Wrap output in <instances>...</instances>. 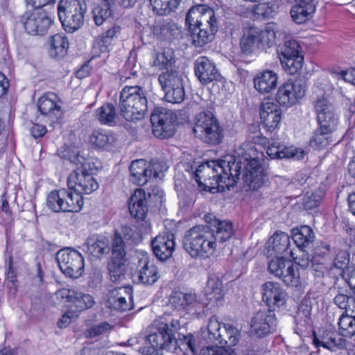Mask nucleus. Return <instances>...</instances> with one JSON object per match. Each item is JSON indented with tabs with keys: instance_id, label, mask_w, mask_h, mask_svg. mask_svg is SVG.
Segmentation results:
<instances>
[{
	"instance_id": "1",
	"label": "nucleus",
	"mask_w": 355,
	"mask_h": 355,
	"mask_svg": "<svg viewBox=\"0 0 355 355\" xmlns=\"http://www.w3.org/2000/svg\"><path fill=\"white\" fill-rule=\"evenodd\" d=\"M241 173L242 179L250 189H258L265 182L262 164L256 158L246 156L232 162L220 159L202 164L196 169L194 178L200 187H205V191L207 187L212 193L214 189L223 192L235 185Z\"/></svg>"
},
{
	"instance_id": "2",
	"label": "nucleus",
	"mask_w": 355,
	"mask_h": 355,
	"mask_svg": "<svg viewBox=\"0 0 355 355\" xmlns=\"http://www.w3.org/2000/svg\"><path fill=\"white\" fill-rule=\"evenodd\" d=\"M181 329L180 320L155 321L149 327V334L145 337V346L139 348L142 355H155L159 349H188L194 355L198 352L195 337L191 334L184 335L178 331Z\"/></svg>"
},
{
	"instance_id": "3",
	"label": "nucleus",
	"mask_w": 355,
	"mask_h": 355,
	"mask_svg": "<svg viewBox=\"0 0 355 355\" xmlns=\"http://www.w3.org/2000/svg\"><path fill=\"white\" fill-rule=\"evenodd\" d=\"M185 24L192 44L197 47L211 42L218 31L215 12L205 4L192 6L187 13Z\"/></svg>"
},
{
	"instance_id": "4",
	"label": "nucleus",
	"mask_w": 355,
	"mask_h": 355,
	"mask_svg": "<svg viewBox=\"0 0 355 355\" xmlns=\"http://www.w3.org/2000/svg\"><path fill=\"white\" fill-rule=\"evenodd\" d=\"M118 108L126 121L141 120L148 110L147 91L139 85L125 86L120 92Z\"/></svg>"
},
{
	"instance_id": "5",
	"label": "nucleus",
	"mask_w": 355,
	"mask_h": 355,
	"mask_svg": "<svg viewBox=\"0 0 355 355\" xmlns=\"http://www.w3.org/2000/svg\"><path fill=\"white\" fill-rule=\"evenodd\" d=\"M275 24H269L264 30L254 26L243 27L239 40L241 52L250 55L275 44Z\"/></svg>"
},
{
	"instance_id": "6",
	"label": "nucleus",
	"mask_w": 355,
	"mask_h": 355,
	"mask_svg": "<svg viewBox=\"0 0 355 355\" xmlns=\"http://www.w3.org/2000/svg\"><path fill=\"white\" fill-rule=\"evenodd\" d=\"M183 247L192 258H204L216 248L213 234L205 225H196L185 232Z\"/></svg>"
},
{
	"instance_id": "7",
	"label": "nucleus",
	"mask_w": 355,
	"mask_h": 355,
	"mask_svg": "<svg viewBox=\"0 0 355 355\" xmlns=\"http://www.w3.org/2000/svg\"><path fill=\"white\" fill-rule=\"evenodd\" d=\"M193 132L196 137L209 146L221 144L225 136L224 127L210 110L196 114Z\"/></svg>"
},
{
	"instance_id": "8",
	"label": "nucleus",
	"mask_w": 355,
	"mask_h": 355,
	"mask_svg": "<svg viewBox=\"0 0 355 355\" xmlns=\"http://www.w3.org/2000/svg\"><path fill=\"white\" fill-rule=\"evenodd\" d=\"M67 191L65 189L51 191L46 198V206L53 211L59 212H77L83 206V194L85 192H78L76 189Z\"/></svg>"
},
{
	"instance_id": "9",
	"label": "nucleus",
	"mask_w": 355,
	"mask_h": 355,
	"mask_svg": "<svg viewBox=\"0 0 355 355\" xmlns=\"http://www.w3.org/2000/svg\"><path fill=\"white\" fill-rule=\"evenodd\" d=\"M60 156L75 164H80L73 173H71L67 181L69 189H76L78 192H85L87 190L88 182L87 177L89 175V164L87 159L79 154L78 151L65 150L60 152Z\"/></svg>"
},
{
	"instance_id": "10",
	"label": "nucleus",
	"mask_w": 355,
	"mask_h": 355,
	"mask_svg": "<svg viewBox=\"0 0 355 355\" xmlns=\"http://www.w3.org/2000/svg\"><path fill=\"white\" fill-rule=\"evenodd\" d=\"M277 51L282 68L286 73L293 75L302 69L304 58L297 41L287 40L279 44Z\"/></svg>"
},
{
	"instance_id": "11",
	"label": "nucleus",
	"mask_w": 355,
	"mask_h": 355,
	"mask_svg": "<svg viewBox=\"0 0 355 355\" xmlns=\"http://www.w3.org/2000/svg\"><path fill=\"white\" fill-rule=\"evenodd\" d=\"M306 89V79L304 76L293 80L290 79L278 88L275 96L276 101L286 107L295 105L304 97Z\"/></svg>"
},
{
	"instance_id": "12",
	"label": "nucleus",
	"mask_w": 355,
	"mask_h": 355,
	"mask_svg": "<svg viewBox=\"0 0 355 355\" xmlns=\"http://www.w3.org/2000/svg\"><path fill=\"white\" fill-rule=\"evenodd\" d=\"M153 135L160 139H168L175 132L177 117L166 108L156 107L150 116Z\"/></svg>"
},
{
	"instance_id": "13",
	"label": "nucleus",
	"mask_w": 355,
	"mask_h": 355,
	"mask_svg": "<svg viewBox=\"0 0 355 355\" xmlns=\"http://www.w3.org/2000/svg\"><path fill=\"white\" fill-rule=\"evenodd\" d=\"M60 270L66 276L78 278L84 270V258L78 251L65 248L60 250L55 256Z\"/></svg>"
},
{
	"instance_id": "14",
	"label": "nucleus",
	"mask_w": 355,
	"mask_h": 355,
	"mask_svg": "<svg viewBox=\"0 0 355 355\" xmlns=\"http://www.w3.org/2000/svg\"><path fill=\"white\" fill-rule=\"evenodd\" d=\"M164 193L158 187L148 192V198L144 190L137 189L128 200V208L130 215L137 219L144 220L148 211V199L153 198H161Z\"/></svg>"
},
{
	"instance_id": "15",
	"label": "nucleus",
	"mask_w": 355,
	"mask_h": 355,
	"mask_svg": "<svg viewBox=\"0 0 355 355\" xmlns=\"http://www.w3.org/2000/svg\"><path fill=\"white\" fill-rule=\"evenodd\" d=\"M277 325L274 311L263 308L256 312L251 319L250 332L253 336L263 338L275 330Z\"/></svg>"
},
{
	"instance_id": "16",
	"label": "nucleus",
	"mask_w": 355,
	"mask_h": 355,
	"mask_svg": "<svg viewBox=\"0 0 355 355\" xmlns=\"http://www.w3.org/2000/svg\"><path fill=\"white\" fill-rule=\"evenodd\" d=\"M26 32L33 35H43L49 28L52 20L48 15L39 9L26 11L21 17Z\"/></svg>"
},
{
	"instance_id": "17",
	"label": "nucleus",
	"mask_w": 355,
	"mask_h": 355,
	"mask_svg": "<svg viewBox=\"0 0 355 355\" xmlns=\"http://www.w3.org/2000/svg\"><path fill=\"white\" fill-rule=\"evenodd\" d=\"M317 121L320 128L335 132L338 124V118L333 105L327 98H318L315 103Z\"/></svg>"
},
{
	"instance_id": "18",
	"label": "nucleus",
	"mask_w": 355,
	"mask_h": 355,
	"mask_svg": "<svg viewBox=\"0 0 355 355\" xmlns=\"http://www.w3.org/2000/svg\"><path fill=\"white\" fill-rule=\"evenodd\" d=\"M132 277L137 284L153 285L157 281L159 275L157 267L150 260L147 254H144L139 259Z\"/></svg>"
},
{
	"instance_id": "19",
	"label": "nucleus",
	"mask_w": 355,
	"mask_h": 355,
	"mask_svg": "<svg viewBox=\"0 0 355 355\" xmlns=\"http://www.w3.org/2000/svg\"><path fill=\"white\" fill-rule=\"evenodd\" d=\"M206 226L213 234L214 242L224 243L234 234L233 224L229 220H221L211 214L205 215Z\"/></svg>"
},
{
	"instance_id": "20",
	"label": "nucleus",
	"mask_w": 355,
	"mask_h": 355,
	"mask_svg": "<svg viewBox=\"0 0 355 355\" xmlns=\"http://www.w3.org/2000/svg\"><path fill=\"white\" fill-rule=\"evenodd\" d=\"M282 114L279 105L270 99H264L261 103L259 115L263 126L268 132H272L278 128Z\"/></svg>"
},
{
	"instance_id": "21",
	"label": "nucleus",
	"mask_w": 355,
	"mask_h": 355,
	"mask_svg": "<svg viewBox=\"0 0 355 355\" xmlns=\"http://www.w3.org/2000/svg\"><path fill=\"white\" fill-rule=\"evenodd\" d=\"M193 69L196 76L202 84L207 85L223 78L215 64L205 56L195 60Z\"/></svg>"
},
{
	"instance_id": "22",
	"label": "nucleus",
	"mask_w": 355,
	"mask_h": 355,
	"mask_svg": "<svg viewBox=\"0 0 355 355\" xmlns=\"http://www.w3.org/2000/svg\"><path fill=\"white\" fill-rule=\"evenodd\" d=\"M151 247L153 254L159 260H167L172 256L175 250L174 234L166 232L157 235L152 240Z\"/></svg>"
},
{
	"instance_id": "23",
	"label": "nucleus",
	"mask_w": 355,
	"mask_h": 355,
	"mask_svg": "<svg viewBox=\"0 0 355 355\" xmlns=\"http://www.w3.org/2000/svg\"><path fill=\"white\" fill-rule=\"evenodd\" d=\"M313 343L316 347H322L331 352L345 347L346 340L334 331L327 330L313 332Z\"/></svg>"
},
{
	"instance_id": "24",
	"label": "nucleus",
	"mask_w": 355,
	"mask_h": 355,
	"mask_svg": "<svg viewBox=\"0 0 355 355\" xmlns=\"http://www.w3.org/2000/svg\"><path fill=\"white\" fill-rule=\"evenodd\" d=\"M262 299L269 307L285 304L286 293L277 282H267L261 286Z\"/></svg>"
},
{
	"instance_id": "25",
	"label": "nucleus",
	"mask_w": 355,
	"mask_h": 355,
	"mask_svg": "<svg viewBox=\"0 0 355 355\" xmlns=\"http://www.w3.org/2000/svg\"><path fill=\"white\" fill-rule=\"evenodd\" d=\"M58 96L54 93H47L39 98L37 108L40 113L50 118L51 123L57 122L61 116L62 107L57 102Z\"/></svg>"
},
{
	"instance_id": "26",
	"label": "nucleus",
	"mask_w": 355,
	"mask_h": 355,
	"mask_svg": "<svg viewBox=\"0 0 355 355\" xmlns=\"http://www.w3.org/2000/svg\"><path fill=\"white\" fill-rule=\"evenodd\" d=\"M169 304L176 309H194L197 311L201 306V303L197 300L194 293H184L180 291H174L169 297Z\"/></svg>"
},
{
	"instance_id": "27",
	"label": "nucleus",
	"mask_w": 355,
	"mask_h": 355,
	"mask_svg": "<svg viewBox=\"0 0 355 355\" xmlns=\"http://www.w3.org/2000/svg\"><path fill=\"white\" fill-rule=\"evenodd\" d=\"M129 170L130 181L139 186L146 184L152 175V169L146 166L144 159L132 161L129 166Z\"/></svg>"
},
{
	"instance_id": "28",
	"label": "nucleus",
	"mask_w": 355,
	"mask_h": 355,
	"mask_svg": "<svg viewBox=\"0 0 355 355\" xmlns=\"http://www.w3.org/2000/svg\"><path fill=\"white\" fill-rule=\"evenodd\" d=\"M277 74L272 71L266 70L254 77V85L259 93L268 94L277 87Z\"/></svg>"
},
{
	"instance_id": "29",
	"label": "nucleus",
	"mask_w": 355,
	"mask_h": 355,
	"mask_svg": "<svg viewBox=\"0 0 355 355\" xmlns=\"http://www.w3.org/2000/svg\"><path fill=\"white\" fill-rule=\"evenodd\" d=\"M272 245L269 247L268 252L270 256L293 257V250H289L290 236L285 232L275 233L273 236Z\"/></svg>"
},
{
	"instance_id": "30",
	"label": "nucleus",
	"mask_w": 355,
	"mask_h": 355,
	"mask_svg": "<svg viewBox=\"0 0 355 355\" xmlns=\"http://www.w3.org/2000/svg\"><path fill=\"white\" fill-rule=\"evenodd\" d=\"M49 55L55 59H61L67 55L69 42L64 33H58L49 38Z\"/></svg>"
},
{
	"instance_id": "31",
	"label": "nucleus",
	"mask_w": 355,
	"mask_h": 355,
	"mask_svg": "<svg viewBox=\"0 0 355 355\" xmlns=\"http://www.w3.org/2000/svg\"><path fill=\"white\" fill-rule=\"evenodd\" d=\"M333 250L335 257L332 265L329 268L328 275L338 279V276L342 277L341 271H346L349 268V253L345 250Z\"/></svg>"
},
{
	"instance_id": "32",
	"label": "nucleus",
	"mask_w": 355,
	"mask_h": 355,
	"mask_svg": "<svg viewBox=\"0 0 355 355\" xmlns=\"http://www.w3.org/2000/svg\"><path fill=\"white\" fill-rule=\"evenodd\" d=\"M58 17L65 31L73 33L79 29L84 23V16L75 15L58 8Z\"/></svg>"
},
{
	"instance_id": "33",
	"label": "nucleus",
	"mask_w": 355,
	"mask_h": 355,
	"mask_svg": "<svg viewBox=\"0 0 355 355\" xmlns=\"http://www.w3.org/2000/svg\"><path fill=\"white\" fill-rule=\"evenodd\" d=\"M205 294L209 301L218 302L223 300L224 296L223 283L218 276L210 275L208 277Z\"/></svg>"
},
{
	"instance_id": "34",
	"label": "nucleus",
	"mask_w": 355,
	"mask_h": 355,
	"mask_svg": "<svg viewBox=\"0 0 355 355\" xmlns=\"http://www.w3.org/2000/svg\"><path fill=\"white\" fill-rule=\"evenodd\" d=\"M292 238L296 245L300 249L306 248L314 241L315 235L312 229L307 225L292 230Z\"/></svg>"
},
{
	"instance_id": "35",
	"label": "nucleus",
	"mask_w": 355,
	"mask_h": 355,
	"mask_svg": "<svg viewBox=\"0 0 355 355\" xmlns=\"http://www.w3.org/2000/svg\"><path fill=\"white\" fill-rule=\"evenodd\" d=\"M334 132L324 130L320 128L315 130L311 139L310 146L314 149H323L333 142L332 133Z\"/></svg>"
},
{
	"instance_id": "36",
	"label": "nucleus",
	"mask_w": 355,
	"mask_h": 355,
	"mask_svg": "<svg viewBox=\"0 0 355 355\" xmlns=\"http://www.w3.org/2000/svg\"><path fill=\"white\" fill-rule=\"evenodd\" d=\"M95 116L103 124H116L117 118L116 108L110 103H105L96 110Z\"/></svg>"
},
{
	"instance_id": "37",
	"label": "nucleus",
	"mask_w": 355,
	"mask_h": 355,
	"mask_svg": "<svg viewBox=\"0 0 355 355\" xmlns=\"http://www.w3.org/2000/svg\"><path fill=\"white\" fill-rule=\"evenodd\" d=\"M181 0H149L153 12L163 16L171 13L178 6Z\"/></svg>"
},
{
	"instance_id": "38",
	"label": "nucleus",
	"mask_w": 355,
	"mask_h": 355,
	"mask_svg": "<svg viewBox=\"0 0 355 355\" xmlns=\"http://www.w3.org/2000/svg\"><path fill=\"white\" fill-rule=\"evenodd\" d=\"M277 277L288 286L297 287L300 284L298 268L291 262H287L285 269L283 270L282 275H279Z\"/></svg>"
},
{
	"instance_id": "39",
	"label": "nucleus",
	"mask_w": 355,
	"mask_h": 355,
	"mask_svg": "<svg viewBox=\"0 0 355 355\" xmlns=\"http://www.w3.org/2000/svg\"><path fill=\"white\" fill-rule=\"evenodd\" d=\"M58 8L85 17L87 6L85 0H60Z\"/></svg>"
},
{
	"instance_id": "40",
	"label": "nucleus",
	"mask_w": 355,
	"mask_h": 355,
	"mask_svg": "<svg viewBox=\"0 0 355 355\" xmlns=\"http://www.w3.org/2000/svg\"><path fill=\"white\" fill-rule=\"evenodd\" d=\"M315 7L306 6L296 3L291 10V16L294 22L300 24L306 22L314 13Z\"/></svg>"
},
{
	"instance_id": "41",
	"label": "nucleus",
	"mask_w": 355,
	"mask_h": 355,
	"mask_svg": "<svg viewBox=\"0 0 355 355\" xmlns=\"http://www.w3.org/2000/svg\"><path fill=\"white\" fill-rule=\"evenodd\" d=\"M112 258L111 259L121 260L126 261V252L125 250V242L121 235L116 230L112 237Z\"/></svg>"
},
{
	"instance_id": "42",
	"label": "nucleus",
	"mask_w": 355,
	"mask_h": 355,
	"mask_svg": "<svg viewBox=\"0 0 355 355\" xmlns=\"http://www.w3.org/2000/svg\"><path fill=\"white\" fill-rule=\"evenodd\" d=\"M158 80L162 87H170L171 84L177 83L178 85L183 82V76L180 71L171 68L162 72L159 76Z\"/></svg>"
},
{
	"instance_id": "43",
	"label": "nucleus",
	"mask_w": 355,
	"mask_h": 355,
	"mask_svg": "<svg viewBox=\"0 0 355 355\" xmlns=\"http://www.w3.org/2000/svg\"><path fill=\"white\" fill-rule=\"evenodd\" d=\"M331 252L332 248L331 245L327 243L322 242L314 248L311 261L326 263L331 260Z\"/></svg>"
},
{
	"instance_id": "44",
	"label": "nucleus",
	"mask_w": 355,
	"mask_h": 355,
	"mask_svg": "<svg viewBox=\"0 0 355 355\" xmlns=\"http://www.w3.org/2000/svg\"><path fill=\"white\" fill-rule=\"evenodd\" d=\"M112 140V136L103 130H95L90 135V144L96 148H105Z\"/></svg>"
},
{
	"instance_id": "45",
	"label": "nucleus",
	"mask_w": 355,
	"mask_h": 355,
	"mask_svg": "<svg viewBox=\"0 0 355 355\" xmlns=\"http://www.w3.org/2000/svg\"><path fill=\"white\" fill-rule=\"evenodd\" d=\"M107 306L111 309L121 312L131 309L125 298L122 296H119L116 290L111 291L110 295L107 300Z\"/></svg>"
},
{
	"instance_id": "46",
	"label": "nucleus",
	"mask_w": 355,
	"mask_h": 355,
	"mask_svg": "<svg viewBox=\"0 0 355 355\" xmlns=\"http://www.w3.org/2000/svg\"><path fill=\"white\" fill-rule=\"evenodd\" d=\"M339 329L342 336L352 337L355 334V317L342 315L338 322Z\"/></svg>"
},
{
	"instance_id": "47",
	"label": "nucleus",
	"mask_w": 355,
	"mask_h": 355,
	"mask_svg": "<svg viewBox=\"0 0 355 355\" xmlns=\"http://www.w3.org/2000/svg\"><path fill=\"white\" fill-rule=\"evenodd\" d=\"M125 261L111 259L108 263L110 279L116 282L124 278Z\"/></svg>"
},
{
	"instance_id": "48",
	"label": "nucleus",
	"mask_w": 355,
	"mask_h": 355,
	"mask_svg": "<svg viewBox=\"0 0 355 355\" xmlns=\"http://www.w3.org/2000/svg\"><path fill=\"white\" fill-rule=\"evenodd\" d=\"M220 323L215 316H211L207 324V334L205 338L207 342L216 343L218 338H221Z\"/></svg>"
},
{
	"instance_id": "49",
	"label": "nucleus",
	"mask_w": 355,
	"mask_h": 355,
	"mask_svg": "<svg viewBox=\"0 0 355 355\" xmlns=\"http://www.w3.org/2000/svg\"><path fill=\"white\" fill-rule=\"evenodd\" d=\"M121 28L118 26H114L103 33L99 40L95 41L93 45V49H96V46L101 49L106 47L112 43V41L116 37L117 33H119Z\"/></svg>"
},
{
	"instance_id": "50",
	"label": "nucleus",
	"mask_w": 355,
	"mask_h": 355,
	"mask_svg": "<svg viewBox=\"0 0 355 355\" xmlns=\"http://www.w3.org/2000/svg\"><path fill=\"white\" fill-rule=\"evenodd\" d=\"M175 25L171 22L164 21L154 28V33L163 39H170L176 31Z\"/></svg>"
},
{
	"instance_id": "51",
	"label": "nucleus",
	"mask_w": 355,
	"mask_h": 355,
	"mask_svg": "<svg viewBox=\"0 0 355 355\" xmlns=\"http://www.w3.org/2000/svg\"><path fill=\"white\" fill-rule=\"evenodd\" d=\"M174 62L173 51L170 49H166L162 53H157L155 64L161 65L167 70L169 69L168 67H171Z\"/></svg>"
},
{
	"instance_id": "52",
	"label": "nucleus",
	"mask_w": 355,
	"mask_h": 355,
	"mask_svg": "<svg viewBox=\"0 0 355 355\" xmlns=\"http://www.w3.org/2000/svg\"><path fill=\"white\" fill-rule=\"evenodd\" d=\"M285 258L275 256V259H271L268 266L269 272L275 277L282 275L283 270L285 269L288 262L286 261Z\"/></svg>"
},
{
	"instance_id": "53",
	"label": "nucleus",
	"mask_w": 355,
	"mask_h": 355,
	"mask_svg": "<svg viewBox=\"0 0 355 355\" xmlns=\"http://www.w3.org/2000/svg\"><path fill=\"white\" fill-rule=\"evenodd\" d=\"M109 252L108 241L106 238L96 239L90 245V254L94 257L100 258L101 255Z\"/></svg>"
},
{
	"instance_id": "54",
	"label": "nucleus",
	"mask_w": 355,
	"mask_h": 355,
	"mask_svg": "<svg viewBox=\"0 0 355 355\" xmlns=\"http://www.w3.org/2000/svg\"><path fill=\"white\" fill-rule=\"evenodd\" d=\"M71 302L73 303L78 311L86 310L88 308L89 295L85 294L80 291L74 290L73 297Z\"/></svg>"
},
{
	"instance_id": "55",
	"label": "nucleus",
	"mask_w": 355,
	"mask_h": 355,
	"mask_svg": "<svg viewBox=\"0 0 355 355\" xmlns=\"http://www.w3.org/2000/svg\"><path fill=\"white\" fill-rule=\"evenodd\" d=\"M200 355H236L234 349L231 347H207L202 348L200 351Z\"/></svg>"
},
{
	"instance_id": "56",
	"label": "nucleus",
	"mask_w": 355,
	"mask_h": 355,
	"mask_svg": "<svg viewBox=\"0 0 355 355\" xmlns=\"http://www.w3.org/2000/svg\"><path fill=\"white\" fill-rule=\"evenodd\" d=\"M184 97L185 92L184 87L168 89V92H165L164 96L166 101L174 104L182 103Z\"/></svg>"
},
{
	"instance_id": "57",
	"label": "nucleus",
	"mask_w": 355,
	"mask_h": 355,
	"mask_svg": "<svg viewBox=\"0 0 355 355\" xmlns=\"http://www.w3.org/2000/svg\"><path fill=\"white\" fill-rule=\"evenodd\" d=\"M223 328L224 331H227V334H229L227 347L235 346L238 343L241 337L240 330L233 324L228 323L224 324Z\"/></svg>"
},
{
	"instance_id": "58",
	"label": "nucleus",
	"mask_w": 355,
	"mask_h": 355,
	"mask_svg": "<svg viewBox=\"0 0 355 355\" xmlns=\"http://www.w3.org/2000/svg\"><path fill=\"white\" fill-rule=\"evenodd\" d=\"M330 73L337 76L338 78L344 80L345 82L355 85V69L351 68L347 70L332 69L330 70Z\"/></svg>"
},
{
	"instance_id": "59",
	"label": "nucleus",
	"mask_w": 355,
	"mask_h": 355,
	"mask_svg": "<svg viewBox=\"0 0 355 355\" xmlns=\"http://www.w3.org/2000/svg\"><path fill=\"white\" fill-rule=\"evenodd\" d=\"M304 151L301 150L300 154L298 150L295 148L286 147L284 145H281L279 159L283 158H293L295 159H300L303 158Z\"/></svg>"
},
{
	"instance_id": "60",
	"label": "nucleus",
	"mask_w": 355,
	"mask_h": 355,
	"mask_svg": "<svg viewBox=\"0 0 355 355\" xmlns=\"http://www.w3.org/2000/svg\"><path fill=\"white\" fill-rule=\"evenodd\" d=\"M342 279L347 283L350 290H355V266H349L346 271H341Z\"/></svg>"
},
{
	"instance_id": "61",
	"label": "nucleus",
	"mask_w": 355,
	"mask_h": 355,
	"mask_svg": "<svg viewBox=\"0 0 355 355\" xmlns=\"http://www.w3.org/2000/svg\"><path fill=\"white\" fill-rule=\"evenodd\" d=\"M311 268L316 277L321 278L324 276L326 272H329V267H327L325 263L320 261H312Z\"/></svg>"
},
{
	"instance_id": "62",
	"label": "nucleus",
	"mask_w": 355,
	"mask_h": 355,
	"mask_svg": "<svg viewBox=\"0 0 355 355\" xmlns=\"http://www.w3.org/2000/svg\"><path fill=\"white\" fill-rule=\"evenodd\" d=\"M352 298V296L347 293H338L334 297V302L339 308L345 309L347 312L348 305L349 304V300Z\"/></svg>"
},
{
	"instance_id": "63",
	"label": "nucleus",
	"mask_w": 355,
	"mask_h": 355,
	"mask_svg": "<svg viewBox=\"0 0 355 355\" xmlns=\"http://www.w3.org/2000/svg\"><path fill=\"white\" fill-rule=\"evenodd\" d=\"M322 200L318 196L311 193V195H306L304 198V206L306 209H312L318 207L321 202Z\"/></svg>"
},
{
	"instance_id": "64",
	"label": "nucleus",
	"mask_w": 355,
	"mask_h": 355,
	"mask_svg": "<svg viewBox=\"0 0 355 355\" xmlns=\"http://www.w3.org/2000/svg\"><path fill=\"white\" fill-rule=\"evenodd\" d=\"M110 328V324L105 322L93 325L90 328V338L106 333Z\"/></svg>"
}]
</instances>
